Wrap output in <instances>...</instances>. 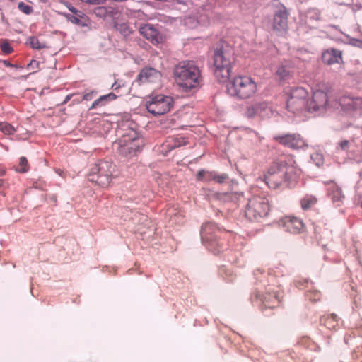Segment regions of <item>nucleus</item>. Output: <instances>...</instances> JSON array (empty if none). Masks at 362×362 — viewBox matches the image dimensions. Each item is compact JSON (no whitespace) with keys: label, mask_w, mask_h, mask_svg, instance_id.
I'll use <instances>...</instances> for the list:
<instances>
[{"label":"nucleus","mask_w":362,"mask_h":362,"mask_svg":"<svg viewBox=\"0 0 362 362\" xmlns=\"http://www.w3.org/2000/svg\"><path fill=\"white\" fill-rule=\"evenodd\" d=\"M1 182V180H0V182Z\"/></svg>","instance_id":"864d4df0"},{"label":"nucleus","mask_w":362,"mask_h":362,"mask_svg":"<svg viewBox=\"0 0 362 362\" xmlns=\"http://www.w3.org/2000/svg\"><path fill=\"white\" fill-rule=\"evenodd\" d=\"M175 78L177 84L187 90L196 88L199 84L200 73L193 63L180 64L175 69Z\"/></svg>","instance_id":"f03ea898"},{"label":"nucleus","mask_w":362,"mask_h":362,"mask_svg":"<svg viewBox=\"0 0 362 362\" xmlns=\"http://www.w3.org/2000/svg\"><path fill=\"white\" fill-rule=\"evenodd\" d=\"M4 64L6 66H13V65L8 61H4Z\"/></svg>","instance_id":"09e8293b"},{"label":"nucleus","mask_w":362,"mask_h":362,"mask_svg":"<svg viewBox=\"0 0 362 362\" xmlns=\"http://www.w3.org/2000/svg\"><path fill=\"white\" fill-rule=\"evenodd\" d=\"M309 298L310 300L317 301L320 299V293L317 291L310 293Z\"/></svg>","instance_id":"58836bf2"},{"label":"nucleus","mask_w":362,"mask_h":362,"mask_svg":"<svg viewBox=\"0 0 362 362\" xmlns=\"http://www.w3.org/2000/svg\"><path fill=\"white\" fill-rule=\"evenodd\" d=\"M349 141L348 140H344L339 143V148L341 150H346L349 148Z\"/></svg>","instance_id":"4c0bfd02"},{"label":"nucleus","mask_w":362,"mask_h":362,"mask_svg":"<svg viewBox=\"0 0 362 362\" xmlns=\"http://www.w3.org/2000/svg\"><path fill=\"white\" fill-rule=\"evenodd\" d=\"M224 232L215 223H206L202 226L201 238L202 243L214 255H218L223 248V243H220L218 239L221 235Z\"/></svg>","instance_id":"7ed1b4c3"},{"label":"nucleus","mask_w":362,"mask_h":362,"mask_svg":"<svg viewBox=\"0 0 362 362\" xmlns=\"http://www.w3.org/2000/svg\"><path fill=\"white\" fill-rule=\"evenodd\" d=\"M39 67V62L36 60H32L30 64H28L27 69L28 70H33V72H35L36 69Z\"/></svg>","instance_id":"c9c22d12"},{"label":"nucleus","mask_w":362,"mask_h":362,"mask_svg":"<svg viewBox=\"0 0 362 362\" xmlns=\"http://www.w3.org/2000/svg\"><path fill=\"white\" fill-rule=\"evenodd\" d=\"M329 106L327 93L322 90H316L313 92L312 100L308 103V112L321 113Z\"/></svg>","instance_id":"9b49d317"},{"label":"nucleus","mask_w":362,"mask_h":362,"mask_svg":"<svg viewBox=\"0 0 362 362\" xmlns=\"http://www.w3.org/2000/svg\"><path fill=\"white\" fill-rule=\"evenodd\" d=\"M257 112L262 118L269 117L273 114L272 107L265 102L256 103Z\"/></svg>","instance_id":"393cba45"},{"label":"nucleus","mask_w":362,"mask_h":362,"mask_svg":"<svg viewBox=\"0 0 362 362\" xmlns=\"http://www.w3.org/2000/svg\"><path fill=\"white\" fill-rule=\"evenodd\" d=\"M75 95V93L66 95L62 104H66Z\"/></svg>","instance_id":"c03bdc74"},{"label":"nucleus","mask_w":362,"mask_h":362,"mask_svg":"<svg viewBox=\"0 0 362 362\" xmlns=\"http://www.w3.org/2000/svg\"><path fill=\"white\" fill-rule=\"evenodd\" d=\"M56 173L61 177H64V173L63 170H60V169H57L56 170Z\"/></svg>","instance_id":"49530a36"},{"label":"nucleus","mask_w":362,"mask_h":362,"mask_svg":"<svg viewBox=\"0 0 362 362\" xmlns=\"http://www.w3.org/2000/svg\"><path fill=\"white\" fill-rule=\"evenodd\" d=\"M118 176L116 165L108 160H100L90 170L88 179L103 187L110 186L112 179Z\"/></svg>","instance_id":"f257e3e1"},{"label":"nucleus","mask_w":362,"mask_h":362,"mask_svg":"<svg viewBox=\"0 0 362 362\" xmlns=\"http://www.w3.org/2000/svg\"><path fill=\"white\" fill-rule=\"evenodd\" d=\"M69 9L74 13H76L77 12V10L73 6L69 7Z\"/></svg>","instance_id":"de8ad7c7"},{"label":"nucleus","mask_w":362,"mask_h":362,"mask_svg":"<svg viewBox=\"0 0 362 362\" xmlns=\"http://www.w3.org/2000/svg\"><path fill=\"white\" fill-rule=\"evenodd\" d=\"M293 72V69L290 64H281L276 71V75L281 80H285L290 78Z\"/></svg>","instance_id":"b1692460"},{"label":"nucleus","mask_w":362,"mask_h":362,"mask_svg":"<svg viewBox=\"0 0 362 362\" xmlns=\"http://www.w3.org/2000/svg\"><path fill=\"white\" fill-rule=\"evenodd\" d=\"M308 92L301 87L291 90L287 100V109L293 113L308 111V103L307 100Z\"/></svg>","instance_id":"6e6552de"},{"label":"nucleus","mask_w":362,"mask_h":362,"mask_svg":"<svg viewBox=\"0 0 362 362\" xmlns=\"http://www.w3.org/2000/svg\"><path fill=\"white\" fill-rule=\"evenodd\" d=\"M256 89L255 82L247 76H238L228 81V93L242 99L251 97Z\"/></svg>","instance_id":"20e7f679"},{"label":"nucleus","mask_w":362,"mask_h":362,"mask_svg":"<svg viewBox=\"0 0 362 362\" xmlns=\"http://www.w3.org/2000/svg\"><path fill=\"white\" fill-rule=\"evenodd\" d=\"M0 131L4 134L11 135L16 132V129L10 124L4 122H0Z\"/></svg>","instance_id":"7c9ffc66"},{"label":"nucleus","mask_w":362,"mask_h":362,"mask_svg":"<svg viewBox=\"0 0 362 362\" xmlns=\"http://www.w3.org/2000/svg\"><path fill=\"white\" fill-rule=\"evenodd\" d=\"M230 187V196L228 195L229 192L228 191V202L230 201V202L231 204L233 203L235 206H238L240 203H243L245 198L243 194L238 190V183L232 181Z\"/></svg>","instance_id":"412c9836"},{"label":"nucleus","mask_w":362,"mask_h":362,"mask_svg":"<svg viewBox=\"0 0 362 362\" xmlns=\"http://www.w3.org/2000/svg\"><path fill=\"white\" fill-rule=\"evenodd\" d=\"M28 170L29 165L27 158L24 156L21 157L19 159V163L16 167V170L18 173H23L28 172Z\"/></svg>","instance_id":"c85d7f7f"},{"label":"nucleus","mask_w":362,"mask_h":362,"mask_svg":"<svg viewBox=\"0 0 362 362\" xmlns=\"http://www.w3.org/2000/svg\"><path fill=\"white\" fill-rule=\"evenodd\" d=\"M161 74L160 71L151 67L144 68L139 76L138 80L142 83H155L160 81Z\"/></svg>","instance_id":"dca6fc26"},{"label":"nucleus","mask_w":362,"mask_h":362,"mask_svg":"<svg viewBox=\"0 0 362 362\" xmlns=\"http://www.w3.org/2000/svg\"><path fill=\"white\" fill-rule=\"evenodd\" d=\"M214 74L221 83L226 82L223 72L226 71V59L222 49H216L214 55Z\"/></svg>","instance_id":"4468645a"},{"label":"nucleus","mask_w":362,"mask_h":362,"mask_svg":"<svg viewBox=\"0 0 362 362\" xmlns=\"http://www.w3.org/2000/svg\"><path fill=\"white\" fill-rule=\"evenodd\" d=\"M76 95L74 98L73 99V103H80L82 100H84L83 99V96H80L78 94H75Z\"/></svg>","instance_id":"79ce46f5"},{"label":"nucleus","mask_w":362,"mask_h":362,"mask_svg":"<svg viewBox=\"0 0 362 362\" xmlns=\"http://www.w3.org/2000/svg\"><path fill=\"white\" fill-rule=\"evenodd\" d=\"M140 33L153 44H159L162 42V37L158 31L150 24H146L140 28Z\"/></svg>","instance_id":"f3484780"},{"label":"nucleus","mask_w":362,"mask_h":362,"mask_svg":"<svg viewBox=\"0 0 362 362\" xmlns=\"http://www.w3.org/2000/svg\"><path fill=\"white\" fill-rule=\"evenodd\" d=\"M245 114L248 118H252L256 115H258L257 112V105L255 104L252 106L248 107Z\"/></svg>","instance_id":"72a5a7b5"},{"label":"nucleus","mask_w":362,"mask_h":362,"mask_svg":"<svg viewBox=\"0 0 362 362\" xmlns=\"http://www.w3.org/2000/svg\"><path fill=\"white\" fill-rule=\"evenodd\" d=\"M288 13L286 7L281 5L275 11L273 20V29L277 33H282L288 29Z\"/></svg>","instance_id":"f8f14e48"},{"label":"nucleus","mask_w":362,"mask_h":362,"mask_svg":"<svg viewBox=\"0 0 362 362\" xmlns=\"http://www.w3.org/2000/svg\"><path fill=\"white\" fill-rule=\"evenodd\" d=\"M331 107L334 109L341 108V110L345 113H351L356 110L362 111V98L341 96L332 103Z\"/></svg>","instance_id":"9d476101"},{"label":"nucleus","mask_w":362,"mask_h":362,"mask_svg":"<svg viewBox=\"0 0 362 362\" xmlns=\"http://www.w3.org/2000/svg\"><path fill=\"white\" fill-rule=\"evenodd\" d=\"M115 28L117 30H118L122 35L128 36L132 33V30L127 23H115Z\"/></svg>","instance_id":"bb28decb"},{"label":"nucleus","mask_w":362,"mask_h":362,"mask_svg":"<svg viewBox=\"0 0 362 362\" xmlns=\"http://www.w3.org/2000/svg\"><path fill=\"white\" fill-rule=\"evenodd\" d=\"M18 8L21 11H22L23 13L26 14H29L32 12V8L29 5L25 4L24 3L21 2L18 4Z\"/></svg>","instance_id":"f704fd0d"},{"label":"nucleus","mask_w":362,"mask_h":362,"mask_svg":"<svg viewBox=\"0 0 362 362\" xmlns=\"http://www.w3.org/2000/svg\"><path fill=\"white\" fill-rule=\"evenodd\" d=\"M83 1L90 4H99L102 0H83Z\"/></svg>","instance_id":"37998d69"},{"label":"nucleus","mask_w":362,"mask_h":362,"mask_svg":"<svg viewBox=\"0 0 362 362\" xmlns=\"http://www.w3.org/2000/svg\"><path fill=\"white\" fill-rule=\"evenodd\" d=\"M119 87H120V85L117 84V83L116 81L112 86V88L114 90H117Z\"/></svg>","instance_id":"a18cd8bd"},{"label":"nucleus","mask_w":362,"mask_h":362,"mask_svg":"<svg viewBox=\"0 0 362 362\" xmlns=\"http://www.w3.org/2000/svg\"><path fill=\"white\" fill-rule=\"evenodd\" d=\"M322 60L328 65L339 63L341 61V52L335 49H327L322 53Z\"/></svg>","instance_id":"aec40b11"},{"label":"nucleus","mask_w":362,"mask_h":362,"mask_svg":"<svg viewBox=\"0 0 362 362\" xmlns=\"http://www.w3.org/2000/svg\"><path fill=\"white\" fill-rule=\"evenodd\" d=\"M306 23H312L314 21H319L320 19V11L315 8L310 9L307 11L305 15Z\"/></svg>","instance_id":"cd10ccee"},{"label":"nucleus","mask_w":362,"mask_h":362,"mask_svg":"<svg viewBox=\"0 0 362 362\" xmlns=\"http://www.w3.org/2000/svg\"><path fill=\"white\" fill-rule=\"evenodd\" d=\"M280 161L275 162L264 174L266 184L270 188H276L287 182Z\"/></svg>","instance_id":"1a4fd4ad"},{"label":"nucleus","mask_w":362,"mask_h":362,"mask_svg":"<svg viewBox=\"0 0 362 362\" xmlns=\"http://www.w3.org/2000/svg\"><path fill=\"white\" fill-rule=\"evenodd\" d=\"M118 145L119 151L122 154H134L143 146L144 141L136 131L131 129L119 139Z\"/></svg>","instance_id":"0eeeda50"},{"label":"nucleus","mask_w":362,"mask_h":362,"mask_svg":"<svg viewBox=\"0 0 362 362\" xmlns=\"http://www.w3.org/2000/svg\"><path fill=\"white\" fill-rule=\"evenodd\" d=\"M66 16L68 18V20H69L71 22L75 24H78L80 22V20L76 16H71L70 14H68Z\"/></svg>","instance_id":"a19ab883"},{"label":"nucleus","mask_w":362,"mask_h":362,"mask_svg":"<svg viewBox=\"0 0 362 362\" xmlns=\"http://www.w3.org/2000/svg\"><path fill=\"white\" fill-rule=\"evenodd\" d=\"M81 1H83V0H81Z\"/></svg>","instance_id":"603ef678"},{"label":"nucleus","mask_w":362,"mask_h":362,"mask_svg":"<svg viewBox=\"0 0 362 362\" xmlns=\"http://www.w3.org/2000/svg\"><path fill=\"white\" fill-rule=\"evenodd\" d=\"M329 195L334 202H341L344 199L341 188L335 185L329 187Z\"/></svg>","instance_id":"a878e982"},{"label":"nucleus","mask_w":362,"mask_h":362,"mask_svg":"<svg viewBox=\"0 0 362 362\" xmlns=\"http://www.w3.org/2000/svg\"><path fill=\"white\" fill-rule=\"evenodd\" d=\"M197 180L206 182L214 180L217 183H223L226 180V177L223 175H218L215 172L213 171L201 170L197 174Z\"/></svg>","instance_id":"6ab92c4d"},{"label":"nucleus","mask_w":362,"mask_h":362,"mask_svg":"<svg viewBox=\"0 0 362 362\" xmlns=\"http://www.w3.org/2000/svg\"><path fill=\"white\" fill-rule=\"evenodd\" d=\"M317 202L315 197L313 196H306L301 200V206L303 209L306 210L310 209Z\"/></svg>","instance_id":"c756f323"},{"label":"nucleus","mask_w":362,"mask_h":362,"mask_svg":"<svg viewBox=\"0 0 362 362\" xmlns=\"http://www.w3.org/2000/svg\"><path fill=\"white\" fill-rule=\"evenodd\" d=\"M29 44L33 49H40L43 48L45 46L42 45L36 37H31L29 39Z\"/></svg>","instance_id":"473e14b6"},{"label":"nucleus","mask_w":362,"mask_h":362,"mask_svg":"<svg viewBox=\"0 0 362 362\" xmlns=\"http://www.w3.org/2000/svg\"><path fill=\"white\" fill-rule=\"evenodd\" d=\"M98 13H97V14H98V15H99V14H100V11H103V8H99L98 9Z\"/></svg>","instance_id":"8fccbe9b"},{"label":"nucleus","mask_w":362,"mask_h":362,"mask_svg":"<svg viewBox=\"0 0 362 362\" xmlns=\"http://www.w3.org/2000/svg\"><path fill=\"white\" fill-rule=\"evenodd\" d=\"M270 210L269 199L264 195H255L248 199L245 214L250 221H259L267 216Z\"/></svg>","instance_id":"39448f33"},{"label":"nucleus","mask_w":362,"mask_h":362,"mask_svg":"<svg viewBox=\"0 0 362 362\" xmlns=\"http://www.w3.org/2000/svg\"><path fill=\"white\" fill-rule=\"evenodd\" d=\"M279 144L293 149L302 148L307 146L305 141L297 134H288L274 136Z\"/></svg>","instance_id":"ddd939ff"},{"label":"nucleus","mask_w":362,"mask_h":362,"mask_svg":"<svg viewBox=\"0 0 362 362\" xmlns=\"http://www.w3.org/2000/svg\"><path fill=\"white\" fill-rule=\"evenodd\" d=\"M168 216L170 217V220L173 222L176 221L177 214H173V209H168L167 211Z\"/></svg>","instance_id":"ea45409f"},{"label":"nucleus","mask_w":362,"mask_h":362,"mask_svg":"<svg viewBox=\"0 0 362 362\" xmlns=\"http://www.w3.org/2000/svg\"><path fill=\"white\" fill-rule=\"evenodd\" d=\"M96 93H97L95 90H91V91L85 93L83 95V99L84 100H90L93 98V96L96 95Z\"/></svg>","instance_id":"e433bc0d"},{"label":"nucleus","mask_w":362,"mask_h":362,"mask_svg":"<svg viewBox=\"0 0 362 362\" xmlns=\"http://www.w3.org/2000/svg\"><path fill=\"white\" fill-rule=\"evenodd\" d=\"M281 224L286 230L292 233H298L304 228L302 221L293 216L284 217L281 220Z\"/></svg>","instance_id":"2eb2a0df"},{"label":"nucleus","mask_w":362,"mask_h":362,"mask_svg":"<svg viewBox=\"0 0 362 362\" xmlns=\"http://www.w3.org/2000/svg\"><path fill=\"white\" fill-rule=\"evenodd\" d=\"M0 48H1V52L6 54H11L13 52L12 47L11 46L9 42H7L6 40L1 42V43L0 45Z\"/></svg>","instance_id":"2f4dec72"},{"label":"nucleus","mask_w":362,"mask_h":362,"mask_svg":"<svg viewBox=\"0 0 362 362\" xmlns=\"http://www.w3.org/2000/svg\"><path fill=\"white\" fill-rule=\"evenodd\" d=\"M3 174H4V173H0V175H2Z\"/></svg>","instance_id":"3c124183"},{"label":"nucleus","mask_w":362,"mask_h":362,"mask_svg":"<svg viewBox=\"0 0 362 362\" xmlns=\"http://www.w3.org/2000/svg\"><path fill=\"white\" fill-rule=\"evenodd\" d=\"M116 98L117 95L113 93L102 95L92 103L90 109H95L98 107L104 106L107 103L112 101Z\"/></svg>","instance_id":"5701e85b"},{"label":"nucleus","mask_w":362,"mask_h":362,"mask_svg":"<svg viewBox=\"0 0 362 362\" xmlns=\"http://www.w3.org/2000/svg\"><path fill=\"white\" fill-rule=\"evenodd\" d=\"M174 100L170 95L152 93L146 99V107L148 112L157 116L163 115L173 108Z\"/></svg>","instance_id":"423d86ee"},{"label":"nucleus","mask_w":362,"mask_h":362,"mask_svg":"<svg viewBox=\"0 0 362 362\" xmlns=\"http://www.w3.org/2000/svg\"><path fill=\"white\" fill-rule=\"evenodd\" d=\"M280 163L284 171L282 173H284L287 182L294 179L300 174V170L293 165H288L284 161H280Z\"/></svg>","instance_id":"4be33fe9"},{"label":"nucleus","mask_w":362,"mask_h":362,"mask_svg":"<svg viewBox=\"0 0 362 362\" xmlns=\"http://www.w3.org/2000/svg\"><path fill=\"white\" fill-rule=\"evenodd\" d=\"M187 144V138L181 136H169L162 144V151H170L171 150L185 146Z\"/></svg>","instance_id":"a211bd4d"}]
</instances>
